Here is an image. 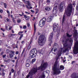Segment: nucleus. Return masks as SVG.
<instances>
[{
    "mask_svg": "<svg viewBox=\"0 0 78 78\" xmlns=\"http://www.w3.org/2000/svg\"><path fill=\"white\" fill-rule=\"evenodd\" d=\"M62 53V49H60L58 51V53L57 54V55L55 58L56 62H55L52 68L53 75H59L61 73L60 70H62L64 69V67L62 65L60 66L59 69V65H58V63H57V61H58V60L60 56L61 55Z\"/></svg>",
    "mask_w": 78,
    "mask_h": 78,
    "instance_id": "f257e3e1",
    "label": "nucleus"
},
{
    "mask_svg": "<svg viewBox=\"0 0 78 78\" xmlns=\"http://www.w3.org/2000/svg\"><path fill=\"white\" fill-rule=\"evenodd\" d=\"M48 66V63L47 62L44 63V61H42L41 66L39 67L38 68H34L32 69L27 76V78H28L30 76H31L33 75H34L35 73L37 72V70L41 69V70H44Z\"/></svg>",
    "mask_w": 78,
    "mask_h": 78,
    "instance_id": "f03ea898",
    "label": "nucleus"
},
{
    "mask_svg": "<svg viewBox=\"0 0 78 78\" xmlns=\"http://www.w3.org/2000/svg\"><path fill=\"white\" fill-rule=\"evenodd\" d=\"M73 44V39L72 38H69L67 39H64L62 41V44L63 45L65 50L63 51V52L66 53L71 48V46Z\"/></svg>",
    "mask_w": 78,
    "mask_h": 78,
    "instance_id": "7ed1b4c3",
    "label": "nucleus"
},
{
    "mask_svg": "<svg viewBox=\"0 0 78 78\" xmlns=\"http://www.w3.org/2000/svg\"><path fill=\"white\" fill-rule=\"evenodd\" d=\"M73 37L75 38V40L76 41L73 48V52L74 54L76 55L78 53V41L76 40L77 39L76 38L78 37V32L76 30H75Z\"/></svg>",
    "mask_w": 78,
    "mask_h": 78,
    "instance_id": "20e7f679",
    "label": "nucleus"
},
{
    "mask_svg": "<svg viewBox=\"0 0 78 78\" xmlns=\"http://www.w3.org/2000/svg\"><path fill=\"white\" fill-rule=\"evenodd\" d=\"M73 8V6H72V4H69L67 8L65 9V14H66L68 16H70L71 15V13L72 11V9Z\"/></svg>",
    "mask_w": 78,
    "mask_h": 78,
    "instance_id": "39448f33",
    "label": "nucleus"
},
{
    "mask_svg": "<svg viewBox=\"0 0 78 78\" xmlns=\"http://www.w3.org/2000/svg\"><path fill=\"white\" fill-rule=\"evenodd\" d=\"M46 41V39L43 35H41L39 37L38 40V44L40 45H44L45 44V42Z\"/></svg>",
    "mask_w": 78,
    "mask_h": 78,
    "instance_id": "423d86ee",
    "label": "nucleus"
},
{
    "mask_svg": "<svg viewBox=\"0 0 78 78\" xmlns=\"http://www.w3.org/2000/svg\"><path fill=\"white\" fill-rule=\"evenodd\" d=\"M37 55V51L36 49L34 48L32 49L30 53V55L31 58H34Z\"/></svg>",
    "mask_w": 78,
    "mask_h": 78,
    "instance_id": "0eeeda50",
    "label": "nucleus"
},
{
    "mask_svg": "<svg viewBox=\"0 0 78 78\" xmlns=\"http://www.w3.org/2000/svg\"><path fill=\"white\" fill-rule=\"evenodd\" d=\"M58 23H55L53 25V31L54 32H59L60 31V29L58 27Z\"/></svg>",
    "mask_w": 78,
    "mask_h": 78,
    "instance_id": "6e6552de",
    "label": "nucleus"
},
{
    "mask_svg": "<svg viewBox=\"0 0 78 78\" xmlns=\"http://www.w3.org/2000/svg\"><path fill=\"white\" fill-rule=\"evenodd\" d=\"M46 22V18H44L42 20H41L40 21L39 23V25L40 27H42L44 25H45V22Z\"/></svg>",
    "mask_w": 78,
    "mask_h": 78,
    "instance_id": "1a4fd4ad",
    "label": "nucleus"
},
{
    "mask_svg": "<svg viewBox=\"0 0 78 78\" xmlns=\"http://www.w3.org/2000/svg\"><path fill=\"white\" fill-rule=\"evenodd\" d=\"M53 38V32H52L49 36L48 41L49 42L50 44H49V46H51V44H52V39Z\"/></svg>",
    "mask_w": 78,
    "mask_h": 78,
    "instance_id": "9d476101",
    "label": "nucleus"
},
{
    "mask_svg": "<svg viewBox=\"0 0 78 78\" xmlns=\"http://www.w3.org/2000/svg\"><path fill=\"white\" fill-rule=\"evenodd\" d=\"M63 7L64 8L66 7V6H65V3H64V2H61L59 5L58 7L59 10L61 12H62V11Z\"/></svg>",
    "mask_w": 78,
    "mask_h": 78,
    "instance_id": "9b49d317",
    "label": "nucleus"
},
{
    "mask_svg": "<svg viewBox=\"0 0 78 78\" xmlns=\"http://www.w3.org/2000/svg\"><path fill=\"white\" fill-rule=\"evenodd\" d=\"M57 5L56 3H55L54 4L53 9L52 11V13L54 14H55L58 11V10H56V9H57Z\"/></svg>",
    "mask_w": 78,
    "mask_h": 78,
    "instance_id": "f8f14e48",
    "label": "nucleus"
},
{
    "mask_svg": "<svg viewBox=\"0 0 78 78\" xmlns=\"http://www.w3.org/2000/svg\"><path fill=\"white\" fill-rule=\"evenodd\" d=\"M14 51H9V55L10 58H13V57H14Z\"/></svg>",
    "mask_w": 78,
    "mask_h": 78,
    "instance_id": "ddd939ff",
    "label": "nucleus"
},
{
    "mask_svg": "<svg viewBox=\"0 0 78 78\" xmlns=\"http://www.w3.org/2000/svg\"><path fill=\"white\" fill-rule=\"evenodd\" d=\"M76 75H77L76 73H74L71 75V77L72 78H76Z\"/></svg>",
    "mask_w": 78,
    "mask_h": 78,
    "instance_id": "4468645a",
    "label": "nucleus"
},
{
    "mask_svg": "<svg viewBox=\"0 0 78 78\" xmlns=\"http://www.w3.org/2000/svg\"><path fill=\"white\" fill-rule=\"evenodd\" d=\"M23 1L24 2L26 3V4H27V5H28V6H31V5L30 3V2H29V1H25V0H23Z\"/></svg>",
    "mask_w": 78,
    "mask_h": 78,
    "instance_id": "2eb2a0df",
    "label": "nucleus"
},
{
    "mask_svg": "<svg viewBox=\"0 0 78 78\" xmlns=\"http://www.w3.org/2000/svg\"><path fill=\"white\" fill-rule=\"evenodd\" d=\"M30 60H27L26 61V67H28L30 66Z\"/></svg>",
    "mask_w": 78,
    "mask_h": 78,
    "instance_id": "dca6fc26",
    "label": "nucleus"
},
{
    "mask_svg": "<svg viewBox=\"0 0 78 78\" xmlns=\"http://www.w3.org/2000/svg\"><path fill=\"white\" fill-rule=\"evenodd\" d=\"M45 9L46 11H51V7L47 6L45 8Z\"/></svg>",
    "mask_w": 78,
    "mask_h": 78,
    "instance_id": "f3484780",
    "label": "nucleus"
},
{
    "mask_svg": "<svg viewBox=\"0 0 78 78\" xmlns=\"http://www.w3.org/2000/svg\"><path fill=\"white\" fill-rule=\"evenodd\" d=\"M52 19L51 18V16H50L48 18L47 20V22H50L51 21Z\"/></svg>",
    "mask_w": 78,
    "mask_h": 78,
    "instance_id": "a211bd4d",
    "label": "nucleus"
},
{
    "mask_svg": "<svg viewBox=\"0 0 78 78\" xmlns=\"http://www.w3.org/2000/svg\"><path fill=\"white\" fill-rule=\"evenodd\" d=\"M23 16L24 18H25V19L26 20H28L30 19V16H27V15H24Z\"/></svg>",
    "mask_w": 78,
    "mask_h": 78,
    "instance_id": "6ab92c4d",
    "label": "nucleus"
},
{
    "mask_svg": "<svg viewBox=\"0 0 78 78\" xmlns=\"http://www.w3.org/2000/svg\"><path fill=\"white\" fill-rule=\"evenodd\" d=\"M54 47H55V48H56V47H58V45L57 44L55 43L53 45Z\"/></svg>",
    "mask_w": 78,
    "mask_h": 78,
    "instance_id": "aec40b11",
    "label": "nucleus"
},
{
    "mask_svg": "<svg viewBox=\"0 0 78 78\" xmlns=\"http://www.w3.org/2000/svg\"><path fill=\"white\" fill-rule=\"evenodd\" d=\"M39 78H45V74H42V75L40 76Z\"/></svg>",
    "mask_w": 78,
    "mask_h": 78,
    "instance_id": "412c9836",
    "label": "nucleus"
},
{
    "mask_svg": "<svg viewBox=\"0 0 78 78\" xmlns=\"http://www.w3.org/2000/svg\"><path fill=\"white\" fill-rule=\"evenodd\" d=\"M34 33H36V25L35 24L34 25Z\"/></svg>",
    "mask_w": 78,
    "mask_h": 78,
    "instance_id": "4be33fe9",
    "label": "nucleus"
},
{
    "mask_svg": "<svg viewBox=\"0 0 78 78\" xmlns=\"http://www.w3.org/2000/svg\"><path fill=\"white\" fill-rule=\"evenodd\" d=\"M66 36L67 37H72V35H70L68 34H66Z\"/></svg>",
    "mask_w": 78,
    "mask_h": 78,
    "instance_id": "5701e85b",
    "label": "nucleus"
},
{
    "mask_svg": "<svg viewBox=\"0 0 78 78\" xmlns=\"http://www.w3.org/2000/svg\"><path fill=\"white\" fill-rule=\"evenodd\" d=\"M23 36V34H22L21 36H20V37L19 38V40L20 41L21 40V39H22V37Z\"/></svg>",
    "mask_w": 78,
    "mask_h": 78,
    "instance_id": "b1692460",
    "label": "nucleus"
},
{
    "mask_svg": "<svg viewBox=\"0 0 78 78\" xmlns=\"http://www.w3.org/2000/svg\"><path fill=\"white\" fill-rule=\"evenodd\" d=\"M65 20V16H64L63 17L62 21V23H64V22Z\"/></svg>",
    "mask_w": 78,
    "mask_h": 78,
    "instance_id": "393cba45",
    "label": "nucleus"
},
{
    "mask_svg": "<svg viewBox=\"0 0 78 78\" xmlns=\"http://www.w3.org/2000/svg\"><path fill=\"white\" fill-rule=\"evenodd\" d=\"M5 19H6V20H7V22H9L10 21V20H9V19L7 18H5Z\"/></svg>",
    "mask_w": 78,
    "mask_h": 78,
    "instance_id": "a878e982",
    "label": "nucleus"
},
{
    "mask_svg": "<svg viewBox=\"0 0 78 78\" xmlns=\"http://www.w3.org/2000/svg\"><path fill=\"white\" fill-rule=\"evenodd\" d=\"M26 6L27 8L29 9H32V8H33V7L31 6L30 7V8H29L28 6V5H26Z\"/></svg>",
    "mask_w": 78,
    "mask_h": 78,
    "instance_id": "bb28decb",
    "label": "nucleus"
},
{
    "mask_svg": "<svg viewBox=\"0 0 78 78\" xmlns=\"http://www.w3.org/2000/svg\"><path fill=\"white\" fill-rule=\"evenodd\" d=\"M4 8H7V5L6 4V3H4Z\"/></svg>",
    "mask_w": 78,
    "mask_h": 78,
    "instance_id": "cd10ccee",
    "label": "nucleus"
},
{
    "mask_svg": "<svg viewBox=\"0 0 78 78\" xmlns=\"http://www.w3.org/2000/svg\"><path fill=\"white\" fill-rule=\"evenodd\" d=\"M38 52L39 54H42V51L41 50H39V51H38Z\"/></svg>",
    "mask_w": 78,
    "mask_h": 78,
    "instance_id": "c85d7f7f",
    "label": "nucleus"
},
{
    "mask_svg": "<svg viewBox=\"0 0 78 78\" xmlns=\"http://www.w3.org/2000/svg\"><path fill=\"white\" fill-rule=\"evenodd\" d=\"M25 49H24L23 50V51H22V54H21V56H23V53H24V52H25Z\"/></svg>",
    "mask_w": 78,
    "mask_h": 78,
    "instance_id": "c756f323",
    "label": "nucleus"
},
{
    "mask_svg": "<svg viewBox=\"0 0 78 78\" xmlns=\"http://www.w3.org/2000/svg\"><path fill=\"white\" fill-rule=\"evenodd\" d=\"M17 23H20L21 22V20L20 19H18L17 20Z\"/></svg>",
    "mask_w": 78,
    "mask_h": 78,
    "instance_id": "7c9ffc66",
    "label": "nucleus"
},
{
    "mask_svg": "<svg viewBox=\"0 0 78 78\" xmlns=\"http://www.w3.org/2000/svg\"><path fill=\"white\" fill-rule=\"evenodd\" d=\"M10 51H9V49H7L6 51V52L7 53H9V52Z\"/></svg>",
    "mask_w": 78,
    "mask_h": 78,
    "instance_id": "2f4dec72",
    "label": "nucleus"
},
{
    "mask_svg": "<svg viewBox=\"0 0 78 78\" xmlns=\"http://www.w3.org/2000/svg\"><path fill=\"white\" fill-rule=\"evenodd\" d=\"M23 33V31L20 32L18 33V34H19V35H20V34Z\"/></svg>",
    "mask_w": 78,
    "mask_h": 78,
    "instance_id": "473e14b6",
    "label": "nucleus"
},
{
    "mask_svg": "<svg viewBox=\"0 0 78 78\" xmlns=\"http://www.w3.org/2000/svg\"><path fill=\"white\" fill-rule=\"evenodd\" d=\"M36 61V59H34L32 60V62H35Z\"/></svg>",
    "mask_w": 78,
    "mask_h": 78,
    "instance_id": "72a5a7b5",
    "label": "nucleus"
},
{
    "mask_svg": "<svg viewBox=\"0 0 78 78\" xmlns=\"http://www.w3.org/2000/svg\"><path fill=\"white\" fill-rule=\"evenodd\" d=\"M31 48V46L30 45L28 46V50H30Z\"/></svg>",
    "mask_w": 78,
    "mask_h": 78,
    "instance_id": "f704fd0d",
    "label": "nucleus"
},
{
    "mask_svg": "<svg viewBox=\"0 0 78 78\" xmlns=\"http://www.w3.org/2000/svg\"><path fill=\"white\" fill-rule=\"evenodd\" d=\"M23 29H27V26H23Z\"/></svg>",
    "mask_w": 78,
    "mask_h": 78,
    "instance_id": "c9c22d12",
    "label": "nucleus"
},
{
    "mask_svg": "<svg viewBox=\"0 0 78 78\" xmlns=\"http://www.w3.org/2000/svg\"><path fill=\"white\" fill-rule=\"evenodd\" d=\"M3 12V10L2 9H0V12L2 13Z\"/></svg>",
    "mask_w": 78,
    "mask_h": 78,
    "instance_id": "e433bc0d",
    "label": "nucleus"
},
{
    "mask_svg": "<svg viewBox=\"0 0 78 78\" xmlns=\"http://www.w3.org/2000/svg\"><path fill=\"white\" fill-rule=\"evenodd\" d=\"M47 3H50V0H47Z\"/></svg>",
    "mask_w": 78,
    "mask_h": 78,
    "instance_id": "4c0bfd02",
    "label": "nucleus"
},
{
    "mask_svg": "<svg viewBox=\"0 0 78 78\" xmlns=\"http://www.w3.org/2000/svg\"><path fill=\"white\" fill-rule=\"evenodd\" d=\"M25 43V41H22L21 42L22 44H23Z\"/></svg>",
    "mask_w": 78,
    "mask_h": 78,
    "instance_id": "58836bf2",
    "label": "nucleus"
},
{
    "mask_svg": "<svg viewBox=\"0 0 78 78\" xmlns=\"http://www.w3.org/2000/svg\"><path fill=\"white\" fill-rule=\"evenodd\" d=\"M25 13H26V14H27L28 15V14H30V13L28 12H25Z\"/></svg>",
    "mask_w": 78,
    "mask_h": 78,
    "instance_id": "ea45409f",
    "label": "nucleus"
},
{
    "mask_svg": "<svg viewBox=\"0 0 78 78\" xmlns=\"http://www.w3.org/2000/svg\"><path fill=\"white\" fill-rule=\"evenodd\" d=\"M11 72L12 73H14V70L13 69H12Z\"/></svg>",
    "mask_w": 78,
    "mask_h": 78,
    "instance_id": "a19ab883",
    "label": "nucleus"
},
{
    "mask_svg": "<svg viewBox=\"0 0 78 78\" xmlns=\"http://www.w3.org/2000/svg\"><path fill=\"white\" fill-rule=\"evenodd\" d=\"M13 21L14 23H16V21H15V20H14V18H13Z\"/></svg>",
    "mask_w": 78,
    "mask_h": 78,
    "instance_id": "79ce46f5",
    "label": "nucleus"
},
{
    "mask_svg": "<svg viewBox=\"0 0 78 78\" xmlns=\"http://www.w3.org/2000/svg\"><path fill=\"white\" fill-rule=\"evenodd\" d=\"M15 47L16 48H18V44H16V45L15 46Z\"/></svg>",
    "mask_w": 78,
    "mask_h": 78,
    "instance_id": "37998d69",
    "label": "nucleus"
},
{
    "mask_svg": "<svg viewBox=\"0 0 78 78\" xmlns=\"http://www.w3.org/2000/svg\"><path fill=\"white\" fill-rule=\"evenodd\" d=\"M30 11L32 12H33V13H34L35 12H34V10H30Z\"/></svg>",
    "mask_w": 78,
    "mask_h": 78,
    "instance_id": "c03bdc74",
    "label": "nucleus"
},
{
    "mask_svg": "<svg viewBox=\"0 0 78 78\" xmlns=\"http://www.w3.org/2000/svg\"><path fill=\"white\" fill-rule=\"evenodd\" d=\"M12 28V27H10L9 28V30H11V28Z\"/></svg>",
    "mask_w": 78,
    "mask_h": 78,
    "instance_id": "a18cd8bd",
    "label": "nucleus"
},
{
    "mask_svg": "<svg viewBox=\"0 0 78 78\" xmlns=\"http://www.w3.org/2000/svg\"><path fill=\"white\" fill-rule=\"evenodd\" d=\"M75 62V61H72L71 64H73Z\"/></svg>",
    "mask_w": 78,
    "mask_h": 78,
    "instance_id": "49530a36",
    "label": "nucleus"
},
{
    "mask_svg": "<svg viewBox=\"0 0 78 78\" xmlns=\"http://www.w3.org/2000/svg\"><path fill=\"white\" fill-rule=\"evenodd\" d=\"M5 73L4 72L2 73V76H5Z\"/></svg>",
    "mask_w": 78,
    "mask_h": 78,
    "instance_id": "de8ad7c7",
    "label": "nucleus"
},
{
    "mask_svg": "<svg viewBox=\"0 0 78 78\" xmlns=\"http://www.w3.org/2000/svg\"><path fill=\"white\" fill-rule=\"evenodd\" d=\"M57 51V48L55 49L54 50V52H55V51Z\"/></svg>",
    "mask_w": 78,
    "mask_h": 78,
    "instance_id": "09e8293b",
    "label": "nucleus"
},
{
    "mask_svg": "<svg viewBox=\"0 0 78 78\" xmlns=\"http://www.w3.org/2000/svg\"><path fill=\"white\" fill-rule=\"evenodd\" d=\"M11 36H12V35H11V34H10L9 35V37H11Z\"/></svg>",
    "mask_w": 78,
    "mask_h": 78,
    "instance_id": "8fccbe9b",
    "label": "nucleus"
},
{
    "mask_svg": "<svg viewBox=\"0 0 78 78\" xmlns=\"http://www.w3.org/2000/svg\"><path fill=\"white\" fill-rule=\"evenodd\" d=\"M16 55H18V54H19V51H16Z\"/></svg>",
    "mask_w": 78,
    "mask_h": 78,
    "instance_id": "3c124183",
    "label": "nucleus"
},
{
    "mask_svg": "<svg viewBox=\"0 0 78 78\" xmlns=\"http://www.w3.org/2000/svg\"><path fill=\"white\" fill-rule=\"evenodd\" d=\"M6 12L8 14H10V12H9V11L7 10Z\"/></svg>",
    "mask_w": 78,
    "mask_h": 78,
    "instance_id": "603ef678",
    "label": "nucleus"
},
{
    "mask_svg": "<svg viewBox=\"0 0 78 78\" xmlns=\"http://www.w3.org/2000/svg\"><path fill=\"white\" fill-rule=\"evenodd\" d=\"M4 3L3 2H1V5H2L3 4H4Z\"/></svg>",
    "mask_w": 78,
    "mask_h": 78,
    "instance_id": "864d4df0",
    "label": "nucleus"
},
{
    "mask_svg": "<svg viewBox=\"0 0 78 78\" xmlns=\"http://www.w3.org/2000/svg\"><path fill=\"white\" fill-rule=\"evenodd\" d=\"M27 25L28 27H30V24L29 23H27Z\"/></svg>",
    "mask_w": 78,
    "mask_h": 78,
    "instance_id": "5fc2aeb1",
    "label": "nucleus"
},
{
    "mask_svg": "<svg viewBox=\"0 0 78 78\" xmlns=\"http://www.w3.org/2000/svg\"><path fill=\"white\" fill-rule=\"evenodd\" d=\"M5 29L7 30H8V27H7V26H6V25L5 26Z\"/></svg>",
    "mask_w": 78,
    "mask_h": 78,
    "instance_id": "6e6d98bb",
    "label": "nucleus"
},
{
    "mask_svg": "<svg viewBox=\"0 0 78 78\" xmlns=\"http://www.w3.org/2000/svg\"><path fill=\"white\" fill-rule=\"evenodd\" d=\"M35 10L36 11H39V9H36Z\"/></svg>",
    "mask_w": 78,
    "mask_h": 78,
    "instance_id": "4d7b16f0",
    "label": "nucleus"
},
{
    "mask_svg": "<svg viewBox=\"0 0 78 78\" xmlns=\"http://www.w3.org/2000/svg\"><path fill=\"white\" fill-rule=\"evenodd\" d=\"M49 72L50 71L49 70H48L46 71V73H48V72Z\"/></svg>",
    "mask_w": 78,
    "mask_h": 78,
    "instance_id": "13d9d810",
    "label": "nucleus"
},
{
    "mask_svg": "<svg viewBox=\"0 0 78 78\" xmlns=\"http://www.w3.org/2000/svg\"><path fill=\"white\" fill-rule=\"evenodd\" d=\"M11 35H12V36H15V35H16V34H11Z\"/></svg>",
    "mask_w": 78,
    "mask_h": 78,
    "instance_id": "bf43d9fd",
    "label": "nucleus"
},
{
    "mask_svg": "<svg viewBox=\"0 0 78 78\" xmlns=\"http://www.w3.org/2000/svg\"><path fill=\"white\" fill-rule=\"evenodd\" d=\"M1 30H2V31H5V30L4 29H3L2 28H1Z\"/></svg>",
    "mask_w": 78,
    "mask_h": 78,
    "instance_id": "052dcab7",
    "label": "nucleus"
},
{
    "mask_svg": "<svg viewBox=\"0 0 78 78\" xmlns=\"http://www.w3.org/2000/svg\"><path fill=\"white\" fill-rule=\"evenodd\" d=\"M5 56H6V55H3L2 56V57L3 58H5Z\"/></svg>",
    "mask_w": 78,
    "mask_h": 78,
    "instance_id": "680f3d73",
    "label": "nucleus"
},
{
    "mask_svg": "<svg viewBox=\"0 0 78 78\" xmlns=\"http://www.w3.org/2000/svg\"><path fill=\"white\" fill-rule=\"evenodd\" d=\"M12 33H14V31L13 30H12Z\"/></svg>",
    "mask_w": 78,
    "mask_h": 78,
    "instance_id": "e2e57ef3",
    "label": "nucleus"
},
{
    "mask_svg": "<svg viewBox=\"0 0 78 78\" xmlns=\"http://www.w3.org/2000/svg\"><path fill=\"white\" fill-rule=\"evenodd\" d=\"M54 48H53L51 49V51L52 53H53V49H54Z\"/></svg>",
    "mask_w": 78,
    "mask_h": 78,
    "instance_id": "0e129e2a",
    "label": "nucleus"
},
{
    "mask_svg": "<svg viewBox=\"0 0 78 78\" xmlns=\"http://www.w3.org/2000/svg\"><path fill=\"white\" fill-rule=\"evenodd\" d=\"M23 46V45H20V48H22V47Z\"/></svg>",
    "mask_w": 78,
    "mask_h": 78,
    "instance_id": "69168bd1",
    "label": "nucleus"
},
{
    "mask_svg": "<svg viewBox=\"0 0 78 78\" xmlns=\"http://www.w3.org/2000/svg\"><path fill=\"white\" fill-rule=\"evenodd\" d=\"M1 67H4V65H1L0 66Z\"/></svg>",
    "mask_w": 78,
    "mask_h": 78,
    "instance_id": "338daca9",
    "label": "nucleus"
},
{
    "mask_svg": "<svg viewBox=\"0 0 78 78\" xmlns=\"http://www.w3.org/2000/svg\"><path fill=\"white\" fill-rule=\"evenodd\" d=\"M76 78H78V73H77V75L76 76Z\"/></svg>",
    "mask_w": 78,
    "mask_h": 78,
    "instance_id": "774afa93",
    "label": "nucleus"
}]
</instances>
